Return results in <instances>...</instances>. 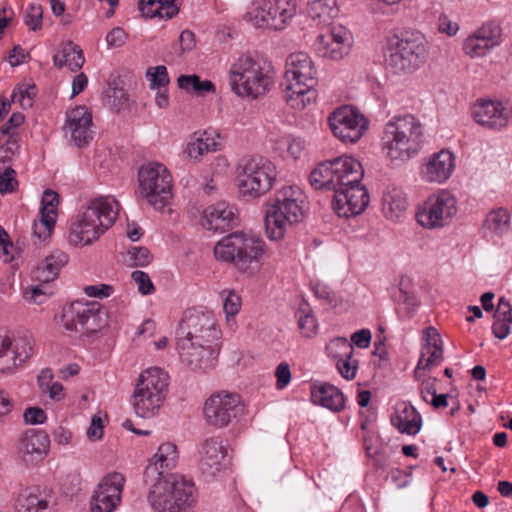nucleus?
Returning a JSON list of instances; mask_svg holds the SVG:
<instances>
[{
	"label": "nucleus",
	"mask_w": 512,
	"mask_h": 512,
	"mask_svg": "<svg viewBox=\"0 0 512 512\" xmlns=\"http://www.w3.org/2000/svg\"><path fill=\"white\" fill-rule=\"evenodd\" d=\"M120 482H99L91 499V512H113L121 499Z\"/></svg>",
	"instance_id": "393cba45"
},
{
	"label": "nucleus",
	"mask_w": 512,
	"mask_h": 512,
	"mask_svg": "<svg viewBox=\"0 0 512 512\" xmlns=\"http://www.w3.org/2000/svg\"><path fill=\"white\" fill-rule=\"evenodd\" d=\"M17 186L16 171L7 166L5 161H2L0 163V193H12Z\"/></svg>",
	"instance_id": "09e8293b"
},
{
	"label": "nucleus",
	"mask_w": 512,
	"mask_h": 512,
	"mask_svg": "<svg viewBox=\"0 0 512 512\" xmlns=\"http://www.w3.org/2000/svg\"><path fill=\"white\" fill-rule=\"evenodd\" d=\"M317 70L305 52L288 56L284 75V97L294 109H303L316 98Z\"/></svg>",
	"instance_id": "39448f33"
},
{
	"label": "nucleus",
	"mask_w": 512,
	"mask_h": 512,
	"mask_svg": "<svg viewBox=\"0 0 512 512\" xmlns=\"http://www.w3.org/2000/svg\"><path fill=\"white\" fill-rule=\"evenodd\" d=\"M128 254L130 255L131 265L146 266L150 263L152 256L145 247H132Z\"/></svg>",
	"instance_id": "680f3d73"
},
{
	"label": "nucleus",
	"mask_w": 512,
	"mask_h": 512,
	"mask_svg": "<svg viewBox=\"0 0 512 512\" xmlns=\"http://www.w3.org/2000/svg\"><path fill=\"white\" fill-rule=\"evenodd\" d=\"M217 137L218 135L208 131L195 133L187 143L184 153L190 160L198 161L204 154L218 150Z\"/></svg>",
	"instance_id": "7c9ffc66"
},
{
	"label": "nucleus",
	"mask_w": 512,
	"mask_h": 512,
	"mask_svg": "<svg viewBox=\"0 0 512 512\" xmlns=\"http://www.w3.org/2000/svg\"><path fill=\"white\" fill-rule=\"evenodd\" d=\"M229 465L227 443L221 437L206 439L201 445L199 469L206 477H215Z\"/></svg>",
	"instance_id": "aec40b11"
},
{
	"label": "nucleus",
	"mask_w": 512,
	"mask_h": 512,
	"mask_svg": "<svg viewBox=\"0 0 512 512\" xmlns=\"http://www.w3.org/2000/svg\"><path fill=\"white\" fill-rule=\"evenodd\" d=\"M73 316L84 319L80 329L82 334L96 333L107 325L106 312L101 310L97 302L86 304L75 302V306L68 311L66 318L71 321Z\"/></svg>",
	"instance_id": "b1692460"
},
{
	"label": "nucleus",
	"mask_w": 512,
	"mask_h": 512,
	"mask_svg": "<svg viewBox=\"0 0 512 512\" xmlns=\"http://www.w3.org/2000/svg\"><path fill=\"white\" fill-rule=\"evenodd\" d=\"M472 114L476 123L491 130H500L509 121V112L499 101L478 100L473 106Z\"/></svg>",
	"instance_id": "4be33fe9"
},
{
	"label": "nucleus",
	"mask_w": 512,
	"mask_h": 512,
	"mask_svg": "<svg viewBox=\"0 0 512 512\" xmlns=\"http://www.w3.org/2000/svg\"><path fill=\"white\" fill-rule=\"evenodd\" d=\"M456 213L455 196L448 190H440L418 207L416 219L422 227L434 229L447 225Z\"/></svg>",
	"instance_id": "2eb2a0df"
},
{
	"label": "nucleus",
	"mask_w": 512,
	"mask_h": 512,
	"mask_svg": "<svg viewBox=\"0 0 512 512\" xmlns=\"http://www.w3.org/2000/svg\"><path fill=\"white\" fill-rule=\"evenodd\" d=\"M339 373L347 380H351L356 376L358 370V360L351 355L348 358L339 359L336 362Z\"/></svg>",
	"instance_id": "bf43d9fd"
},
{
	"label": "nucleus",
	"mask_w": 512,
	"mask_h": 512,
	"mask_svg": "<svg viewBox=\"0 0 512 512\" xmlns=\"http://www.w3.org/2000/svg\"><path fill=\"white\" fill-rule=\"evenodd\" d=\"M391 423L402 434L416 435L422 427V416L414 406L402 402L396 406Z\"/></svg>",
	"instance_id": "bb28decb"
},
{
	"label": "nucleus",
	"mask_w": 512,
	"mask_h": 512,
	"mask_svg": "<svg viewBox=\"0 0 512 512\" xmlns=\"http://www.w3.org/2000/svg\"><path fill=\"white\" fill-rule=\"evenodd\" d=\"M489 45L480 35L474 32L464 40L463 50L466 55L472 58L483 57L492 50Z\"/></svg>",
	"instance_id": "37998d69"
},
{
	"label": "nucleus",
	"mask_w": 512,
	"mask_h": 512,
	"mask_svg": "<svg viewBox=\"0 0 512 512\" xmlns=\"http://www.w3.org/2000/svg\"><path fill=\"white\" fill-rule=\"evenodd\" d=\"M50 446L48 434L43 430L28 429L20 440V451L24 455H46Z\"/></svg>",
	"instance_id": "473e14b6"
},
{
	"label": "nucleus",
	"mask_w": 512,
	"mask_h": 512,
	"mask_svg": "<svg viewBox=\"0 0 512 512\" xmlns=\"http://www.w3.org/2000/svg\"><path fill=\"white\" fill-rule=\"evenodd\" d=\"M23 418L26 424L36 425L43 424L46 419V413L39 407H28L23 414Z\"/></svg>",
	"instance_id": "e2e57ef3"
},
{
	"label": "nucleus",
	"mask_w": 512,
	"mask_h": 512,
	"mask_svg": "<svg viewBox=\"0 0 512 512\" xmlns=\"http://www.w3.org/2000/svg\"><path fill=\"white\" fill-rule=\"evenodd\" d=\"M119 203L112 197L89 200L71 222L68 241L74 246H88L98 241L117 220Z\"/></svg>",
	"instance_id": "f03ea898"
},
{
	"label": "nucleus",
	"mask_w": 512,
	"mask_h": 512,
	"mask_svg": "<svg viewBox=\"0 0 512 512\" xmlns=\"http://www.w3.org/2000/svg\"><path fill=\"white\" fill-rule=\"evenodd\" d=\"M296 10V0H259L246 17L257 28L283 30L296 15Z\"/></svg>",
	"instance_id": "4468645a"
},
{
	"label": "nucleus",
	"mask_w": 512,
	"mask_h": 512,
	"mask_svg": "<svg viewBox=\"0 0 512 512\" xmlns=\"http://www.w3.org/2000/svg\"><path fill=\"white\" fill-rule=\"evenodd\" d=\"M275 165L262 156H251L238 166V189L242 197L259 198L266 194L276 181Z\"/></svg>",
	"instance_id": "9b49d317"
},
{
	"label": "nucleus",
	"mask_w": 512,
	"mask_h": 512,
	"mask_svg": "<svg viewBox=\"0 0 512 512\" xmlns=\"http://www.w3.org/2000/svg\"><path fill=\"white\" fill-rule=\"evenodd\" d=\"M144 476L148 480H185L184 475L175 472V470L167 471L164 464L153 458L146 467Z\"/></svg>",
	"instance_id": "79ce46f5"
},
{
	"label": "nucleus",
	"mask_w": 512,
	"mask_h": 512,
	"mask_svg": "<svg viewBox=\"0 0 512 512\" xmlns=\"http://www.w3.org/2000/svg\"><path fill=\"white\" fill-rule=\"evenodd\" d=\"M369 200V193L360 182L341 184L333 196L332 205L338 216L349 218L362 213Z\"/></svg>",
	"instance_id": "a211bd4d"
},
{
	"label": "nucleus",
	"mask_w": 512,
	"mask_h": 512,
	"mask_svg": "<svg viewBox=\"0 0 512 512\" xmlns=\"http://www.w3.org/2000/svg\"><path fill=\"white\" fill-rule=\"evenodd\" d=\"M169 376L158 367L141 372L132 395V405L137 416L153 417L163 405L168 393Z\"/></svg>",
	"instance_id": "6e6552de"
},
{
	"label": "nucleus",
	"mask_w": 512,
	"mask_h": 512,
	"mask_svg": "<svg viewBox=\"0 0 512 512\" xmlns=\"http://www.w3.org/2000/svg\"><path fill=\"white\" fill-rule=\"evenodd\" d=\"M56 220L48 219L40 214V218L35 220L32 226L33 234L41 240L48 238L54 229Z\"/></svg>",
	"instance_id": "6e6d98bb"
},
{
	"label": "nucleus",
	"mask_w": 512,
	"mask_h": 512,
	"mask_svg": "<svg viewBox=\"0 0 512 512\" xmlns=\"http://www.w3.org/2000/svg\"><path fill=\"white\" fill-rule=\"evenodd\" d=\"M12 355H15V362H17V368L21 366L27 359L33 354L34 338L27 332H19L14 338H12Z\"/></svg>",
	"instance_id": "e433bc0d"
},
{
	"label": "nucleus",
	"mask_w": 512,
	"mask_h": 512,
	"mask_svg": "<svg viewBox=\"0 0 512 512\" xmlns=\"http://www.w3.org/2000/svg\"><path fill=\"white\" fill-rule=\"evenodd\" d=\"M231 90L240 97L257 99L273 85L272 67L258 56L245 53L236 58L228 72Z\"/></svg>",
	"instance_id": "20e7f679"
},
{
	"label": "nucleus",
	"mask_w": 512,
	"mask_h": 512,
	"mask_svg": "<svg viewBox=\"0 0 512 512\" xmlns=\"http://www.w3.org/2000/svg\"><path fill=\"white\" fill-rule=\"evenodd\" d=\"M424 142V126L411 114L392 117L385 125L383 148L391 160L407 161Z\"/></svg>",
	"instance_id": "423d86ee"
},
{
	"label": "nucleus",
	"mask_w": 512,
	"mask_h": 512,
	"mask_svg": "<svg viewBox=\"0 0 512 512\" xmlns=\"http://www.w3.org/2000/svg\"><path fill=\"white\" fill-rule=\"evenodd\" d=\"M107 97L111 105L117 110L122 109L128 101L127 95L122 88L110 87L107 91Z\"/></svg>",
	"instance_id": "338daca9"
},
{
	"label": "nucleus",
	"mask_w": 512,
	"mask_h": 512,
	"mask_svg": "<svg viewBox=\"0 0 512 512\" xmlns=\"http://www.w3.org/2000/svg\"><path fill=\"white\" fill-rule=\"evenodd\" d=\"M388 51L386 62L394 73H412L426 61L427 41L420 33L393 35L388 40Z\"/></svg>",
	"instance_id": "1a4fd4ad"
},
{
	"label": "nucleus",
	"mask_w": 512,
	"mask_h": 512,
	"mask_svg": "<svg viewBox=\"0 0 512 512\" xmlns=\"http://www.w3.org/2000/svg\"><path fill=\"white\" fill-rule=\"evenodd\" d=\"M266 252L265 241L253 234L234 232L223 237L214 247L217 260L232 263L239 271L253 275Z\"/></svg>",
	"instance_id": "0eeeda50"
},
{
	"label": "nucleus",
	"mask_w": 512,
	"mask_h": 512,
	"mask_svg": "<svg viewBox=\"0 0 512 512\" xmlns=\"http://www.w3.org/2000/svg\"><path fill=\"white\" fill-rule=\"evenodd\" d=\"M141 196L158 211L168 206L172 199V176L159 162H148L138 172Z\"/></svg>",
	"instance_id": "f8f14e48"
},
{
	"label": "nucleus",
	"mask_w": 512,
	"mask_h": 512,
	"mask_svg": "<svg viewBox=\"0 0 512 512\" xmlns=\"http://www.w3.org/2000/svg\"><path fill=\"white\" fill-rule=\"evenodd\" d=\"M139 9L147 18L171 19L179 12L177 0H139Z\"/></svg>",
	"instance_id": "f704fd0d"
},
{
	"label": "nucleus",
	"mask_w": 512,
	"mask_h": 512,
	"mask_svg": "<svg viewBox=\"0 0 512 512\" xmlns=\"http://www.w3.org/2000/svg\"><path fill=\"white\" fill-rule=\"evenodd\" d=\"M304 148V142L299 138L285 136L276 142V149L281 153L287 152L292 158L297 159Z\"/></svg>",
	"instance_id": "3c124183"
},
{
	"label": "nucleus",
	"mask_w": 512,
	"mask_h": 512,
	"mask_svg": "<svg viewBox=\"0 0 512 512\" xmlns=\"http://www.w3.org/2000/svg\"><path fill=\"white\" fill-rule=\"evenodd\" d=\"M425 344L422 347L420 359L415 369V376L420 377V370L429 369L437 365L443 357L440 334L434 327H427L424 330Z\"/></svg>",
	"instance_id": "a878e982"
},
{
	"label": "nucleus",
	"mask_w": 512,
	"mask_h": 512,
	"mask_svg": "<svg viewBox=\"0 0 512 512\" xmlns=\"http://www.w3.org/2000/svg\"><path fill=\"white\" fill-rule=\"evenodd\" d=\"M364 170L361 163L351 156H341L320 163L309 176L315 189L331 190L336 193L341 184L361 182Z\"/></svg>",
	"instance_id": "9d476101"
},
{
	"label": "nucleus",
	"mask_w": 512,
	"mask_h": 512,
	"mask_svg": "<svg viewBox=\"0 0 512 512\" xmlns=\"http://www.w3.org/2000/svg\"><path fill=\"white\" fill-rule=\"evenodd\" d=\"M148 501L156 512H181L197 501L194 482H154Z\"/></svg>",
	"instance_id": "ddd939ff"
},
{
	"label": "nucleus",
	"mask_w": 512,
	"mask_h": 512,
	"mask_svg": "<svg viewBox=\"0 0 512 512\" xmlns=\"http://www.w3.org/2000/svg\"><path fill=\"white\" fill-rule=\"evenodd\" d=\"M493 318V335L500 340L507 338L512 332V305L509 300L504 297L499 299Z\"/></svg>",
	"instance_id": "72a5a7b5"
},
{
	"label": "nucleus",
	"mask_w": 512,
	"mask_h": 512,
	"mask_svg": "<svg viewBox=\"0 0 512 512\" xmlns=\"http://www.w3.org/2000/svg\"><path fill=\"white\" fill-rule=\"evenodd\" d=\"M23 122L24 115L22 113H13L8 121L0 127V144L9 145L13 137L10 135V130L19 127ZM12 144L15 145L16 142L13 141Z\"/></svg>",
	"instance_id": "5fc2aeb1"
},
{
	"label": "nucleus",
	"mask_w": 512,
	"mask_h": 512,
	"mask_svg": "<svg viewBox=\"0 0 512 512\" xmlns=\"http://www.w3.org/2000/svg\"><path fill=\"white\" fill-rule=\"evenodd\" d=\"M298 326L305 337L312 336L317 329L316 319L308 308H302L297 312Z\"/></svg>",
	"instance_id": "864d4df0"
},
{
	"label": "nucleus",
	"mask_w": 512,
	"mask_h": 512,
	"mask_svg": "<svg viewBox=\"0 0 512 512\" xmlns=\"http://www.w3.org/2000/svg\"><path fill=\"white\" fill-rule=\"evenodd\" d=\"M36 95V86L34 84H20L12 93L11 101L18 102L23 109L33 106V99Z\"/></svg>",
	"instance_id": "a18cd8bd"
},
{
	"label": "nucleus",
	"mask_w": 512,
	"mask_h": 512,
	"mask_svg": "<svg viewBox=\"0 0 512 512\" xmlns=\"http://www.w3.org/2000/svg\"><path fill=\"white\" fill-rule=\"evenodd\" d=\"M133 281L137 284L138 290L143 295L152 294L155 290L149 275L143 271L136 270L131 274Z\"/></svg>",
	"instance_id": "052dcab7"
},
{
	"label": "nucleus",
	"mask_w": 512,
	"mask_h": 512,
	"mask_svg": "<svg viewBox=\"0 0 512 512\" xmlns=\"http://www.w3.org/2000/svg\"><path fill=\"white\" fill-rule=\"evenodd\" d=\"M219 337L220 331L211 311L186 310L176 331V347L181 361L193 370L208 368L218 355L215 342Z\"/></svg>",
	"instance_id": "f257e3e1"
},
{
	"label": "nucleus",
	"mask_w": 512,
	"mask_h": 512,
	"mask_svg": "<svg viewBox=\"0 0 512 512\" xmlns=\"http://www.w3.org/2000/svg\"><path fill=\"white\" fill-rule=\"evenodd\" d=\"M13 342L9 335H0V374H13L17 369L15 355H12Z\"/></svg>",
	"instance_id": "ea45409f"
},
{
	"label": "nucleus",
	"mask_w": 512,
	"mask_h": 512,
	"mask_svg": "<svg viewBox=\"0 0 512 512\" xmlns=\"http://www.w3.org/2000/svg\"><path fill=\"white\" fill-rule=\"evenodd\" d=\"M483 40L490 44L489 46L494 49L502 42V29L493 22H487L475 31Z\"/></svg>",
	"instance_id": "de8ad7c7"
},
{
	"label": "nucleus",
	"mask_w": 512,
	"mask_h": 512,
	"mask_svg": "<svg viewBox=\"0 0 512 512\" xmlns=\"http://www.w3.org/2000/svg\"><path fill=\"white\" fill-rule=\"evenodd\" d=\"M65 135L77 147H83L93 139L92 115L85 106H78L67 113Z\"/></svg>",
	"instance_id": "412c9836"
},
{
	"label": "nucleus",
	"mask_w": 512,
	"mask_h": 512,
	"mask_svg": "<svg viewBox=\"0 0 512 512\" xmlns=\"http://www.w3.org/2000/svg\"><path fill=\"white\" fill-rule=\"evenodd\" d=\"M276 387L278 389H284L291 380L290 366L286 362H281L275 370Z\"/></svg>",
	"instance_id": "0e129e2a"
},
{
	"label": "nucleus",
	"mask_w": 512,
	"mask_h": 512,
	"mask_svg": "<svg viewBox=\"0 0 512 512\" xmlns=\"http://www.w3.org/2000/svg\"><path fill=\"white\" fill-rule=\"evenodd\" d=\"M178 458L177 447L170 442L161 444L153 456V459L165 465L167 471L176 469Z\"/></svg>",
	"instance_id": "c03bdc74"
},
{
	"label": "nucleus",
	"mask_w": 512,
	"mask_h": 512,
	"mask_svg": "<svg viewBox=\"0 0 512 512\" xmlns=\"http://www.w3.org/2000/svg\"><path fill=\"white\" fill-rule=\"evenodd\" d=\"M146 77L150 81L151 89H167L169 84V76L165 66L160 65L147 69Z\"/></svg>",
	"instance_id": "8fccbe9b"
},
{
	"label": "nucleus",
	"mask_w": 512,
	"mask_h": 512,
	"mask_svg": "<svg viewBox=\"0 0 512 512\" xmlns=\"http://www.w3.org/2000/svg\"><path fill=\"white\" fill-rule=\"evenodd\" d=\"M311 400L333 412L341 411L345 406L342 392L335 386L327 383L314 384L311 387Z\"/></svg>",
	"instance_id": "c85d7f7f"
},
{
	"label": "nucleus",
	"mask_w": 512,
	"mask_h": 512,
	"mask_svg": "<svg viewBox=\"0 0 512 512\" xmlns=\"http://www.w3.org/2000/svg\"><path fill=\"white\" fill-rule=\"evenodd\" d=\"M240 403L238 394L226 391L213 393L203 406L205 422L217 429L227 427L240 412Z\"/></svg>",
	"instance_id": "dca6fc26"
},
{
	"label": "nucleus",
	"mask_w": 512,
	"mask_h": 512,
	"mask_svg": "<svg viewBox=\"0 0 512 512\" xmlns=\"http://www.w3.org/2000/svg\"><path fill=\"white\" fill-rule=\"evenodd\" d=\"M407 209V201L403 191L397 187H388L382 196V211L387 219L400 220Z\"/></svg>",
	"instance_id": "2f4dec72"
},
{
	"label": "nucleus",
	"mask_w": 512,
	"mask_h": 512,
	"mask_svg": "<svg viewBox=\"0 0 512 512\" xmlns=\"http://www.w3.org/2000/svg\"><path fill=\"white\" fill-rule=\"evenodd\" d=\"M351 34L342 25L332 26L326 33L318 35L315 42L317 54L323 58L340 60L349 54Z\"/></svg>",
	"instance_id": "6ab92c4d"
},
{
	"label": "nucleus",
	"mask_w": 512,
	"mask_h": 512,
	"mask_svg": "<svg viewBox=\"0 0 512 512\" xmlns=\"http://www.w3.org/2000/svg\"><path fill=\"white\" fill-rule=\"evenodd\" d=\"M177 83L180 89L194 92L198 96L215 92V86L210 80H201L200 77L195 74L181 75L177 79Z\"/></svg>",
	"instance_id": "58836bf2"
},
{
	"label": "nucleus",
	"mask_w": 512,
	"mask_h": 512,
	"mask_svg": "<svg viewBox=\"0 0 512 512\" xmlns=\"http://www.w3.org/2000/svg\"><path fill=\"white\" fill-rule=\"evenodd\" d=\"M509 213L506 209L498 208L492 210L486 217L485 227L491 233L500 235L506 232L509 228Z\"/></svg>",
	"instance_id": "a19ab883"
},
{
	"label": "nucleus",
	"mask_w": 512,
	"mask_h": 512,
	"mask_svg": "<svg viewBox=\"0 0 512 512\" xmlns=\"http://www.w3.org/2000/svg\"><path fill=\"white\" fill-rule=\"evenodd\" d=\"M68 255L63 251H54L38 264L32 271V278L42 283L56 279L59 271L68 263Z\"/></svg>",
	"instance_id": "c756f323"
},
{
	"label": "nucleus",
	"mask_w": 512,
	"mask_h": 512,
	"mask_svg": "<svg viewBox=\"0 0 512 512\" xmlns=\"http://www.w3.org/2000/svg\"><path fill=\"white\" fill-rule=\"evenodd\" d=\"M338 12L336 0H309L308 15L318 23H325Z\"/></svg>",
	"instance_id": "4c0bfd02"
},
{
	"label": "nucleus",
	"mask_w": 512,
	"mask_h": 512,
	"mask_svg": "<svg viewBox=\"0 0 512 512\" xmlns=\"http://www.w3.org/2000/svg\"><path fill=\"white\" fill-rule=\"evenodd\" d=\"M241 308V298L235 292H230L224 300L223 310L227 317L235 316Z\"/></svg>",
	"instance_id": "69168bd1"
},
{
	"label": "nucleus",
	"mask_w": 512,
	"mask_h": 512,
	"mask_svg": "<svg viewBox=\"0 0 512 512\" xmlns=\"http://www.w3.org/2000/svg\"><path fill=\"white\" fill-rule=\"evenodd\" d=\"M48 295L42 284L28 286L23 290V297L30 304H42L47 300Z\"/></svg>",
	"instance_id": "4d7b16f0"
},
{
	"label": "nucleus",
	"mask_w": 512,
	"mask_h": 512,
	"mask_svg": "<svg viewBox=\"0 0 512 512\" xmlns=\"http://www.w3.org/2000/svg\"><path fill=\"white\" fill-rule=\"evenodd\" d=\"M127 40V34L121 27L113 28L106 36L107 44L111 47H121Z\"/></svg>",
	"instance_id": "774afa93"
},
{
	"label": "nucleus",
	"mask_w": 512,
	"mask_h": 512,
	"mask_svg": "<svg viewBox=\"0 0 512 512\" xmlns=\"http://www.w3.org/2000/svg\"><path fill=\"white\" fill-rule=\"evenodd\" d=\"M84 61L83 51L72 41L65 43L61 51L54 56L55 66L59 68L67 66L72 72L78 71L83 66Z\"/></svg>",
	"instance_id": "c9c22d12"
},
{
	"label": "nucleus",
	"mask_w": 512,
	"mask_h": 512,
	"mask_svg": "<svg viewBox=\"0 0 512 512\" xmlns=\"http://www.w3.org/2000/svg\"><path fill=\"white\" fill-rule=\"evenodd\" d=\"M455 157L449 150L443 149L431 155L422 165L420 174L429 183H444L453 174Z\"/></svg>",
	"instance_id": "5701e85b"
},
{
	"label": "nucleus",
	"mask_w": 512,
	"mask_h": 512,
	"mask_svg": "<svg viewBox=\"0 0 512 512\" xmlns=\"http://www.w3.org/2000/svg\"><path fill=\"white\" fill-rule=\"evenodd\" d=\"M233 207L222 201L207 207L202 216L201 224L207 230L224 231L234 221Z\"/></svg>",
	"instance_id": "cd10ccee"
},
{
	"label": "nucleus",
	"mask_w": 512,
	"mask_h": 512,
	"mask_svg": "<svg viewBox=\"0 0 512 512\" xmlns=\"http://www.w3.org/2000/svg\"><path fill=\"white\" fill-rule=\"evenodd\" d=\"M326 350L328 355L336 360L348 358L354 354V347L343 337L330 341Z\"/></svg>",
	"instance_id": "49530a36"
},
{
	"label": "nucleus",
	"mask_w": 512,
	"mask_h": 512,
	"mask_svg": "<svg viewBox=\"0 0 512 512\" xmlns=\"http://www.w3.org/2000/svg\"><path fill=\"white\" fill-rule=\"evenodd\" d=\"M42 207L40 214L45 215L48 219H57V206L59 204V195L55 191L50 189L43 193Z\"/></svg>",
	"instance_id": "603ef678"
},
{
	"label": "nucleus",
	"mask_w": 512,
	"mask_h": 512,
	"mask_svg": "<svg viewBox=\"0 0 512 512\" xmlns=\"http://www.w3.org/2000/svg\"><path fill=\"white\" fill-rule=\"evenodd\" d=\"M42 15V7L38 4H31L24 17V22L30 30L36 31L42 26Z\"/></svg>",
	"instance_id": "13d9d810"
},
{
	"label": "nucleus",
	"mask_w": 512,
	"mask_h": 512,
	"mask_svg": "<svg viewBox=\"0 0 512 512\" xmlns=\"http://www.w3.org/2000/svg\"><path fill=\"white\" fill-rule=\"evenodd\" d=\"M305 195L297 186H286L265 205V233L271 241L284 239L288 231L304 218Z\"/></svg>",
	"instance_id": "7ed1b4c3"
},
{
	"label": "nucleus",
	"mask_w": 512,
	"mask_h": 512,
	"mask_svg": "<svg viewBox=\"0 0 512 512\" xmlns=\"http://www.w3.org/2000/svg\"><path fill=\"white\" fill-rule=\"evenodd\" d=\"M328 121L333 134L346 143L357 142L368 128V120L352 106L336 109Z\"/></svg>",
	"instance_id": "f3484780"
}]
</instances>
